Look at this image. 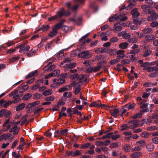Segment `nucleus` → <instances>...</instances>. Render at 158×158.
<instances>
[{"label": "nucleus", "mask_w": 158, "mask_h": 158, "mask_svg": "<svg viewBox=\"0 0 158 158\" xmlns=\"http://www.w3.org/2000/svg\"><path fill=\"white\" fill-rule=\"evenodd\" d=\"M70 12L69 11H65L63 8H61L57 12L56 14L53 16L48 18L49 21H52L54 20L58 21L63 16H68L70 15Z\"/></svg>", "instance_id": "1"}, {"label": "nucleus", "mask_w": 158, "mask_h": 158, "mask_svg": "<svg viewBox=\"0 0 158 158\" xmlns=\"http://www.w3.org/2000/svg\"><path fill=\"white\" fill-rule=\"evenodd\" d=\"M70 60L69 59H65L63 62H61L60 64V67H64L65 70L74 68L76 65V64L75 63L70 64Z\"/></svg>", "instance_id": "2"}, {"label": "nucleus", "mask_w": 158, "mask_h": 158, "mask_svg": "<svg viewBox=\"0 0 158 158\" xmlns=\"http://www.w3.org/2000/svg\"><path fill=\"white\" fill-rule=\"evenodd\" d=\"M61 26V23H57L52 28V30L48 34L49 37H53L56 36L58 33V30H59Z\"/></svg>", "instance_id": "3"}, {"label": "nucleus", "mask_w": 158, "mask_h": 158, "mask_svg": "<svg viewBox=\"0 0 158 158\" xmlns=\"http://www.w3.org/2000/svg\"><path fill=\"white\" fill-rule=\"evenodd\" d=\"M83 81L80 80L77 82H73V85L74 93L75 95L77 94L80 92L81 90V86L82 85Z\"/></svg>", "instance_id": "4"}, {"label": "nucleus", "mask_w": 158, "mask_h": 158, "mask_svg": "<svg viewBox=\"0 0 158 158\" xmlns=\"http://www.w3.org/2000/svg\"><path fill=\"white\" fill-rule=\"evenodd\" d=\"M92 56L89 51H85L81 52L78 55L79 57L82 58L83 59H88Z\"/></svg>", "instance_id": "5"}, {"label": "nucleus", "mask_w": 158, "mask_h": 158, "mask_svg": "<svg viewBox=\"0 0 158 158\" xmlns=\"http://www.w3.org/2000/svg\"><path fill=\"white\" fill-rule=\"evenodd\" d=\"M158 15L155 11L149 9V20H155L157 19Z\"/></svg>", "instance_id": "6"}, {"label": "nucleus", "mask_w": 158, "mask_h": 158, "mask_svg": "<svg viewBox=\"0 0 158 158\" xmlns=\"http://www.w3.org/2000/svg\"><path fill=\"white\" fill-rule=\"evenodd\" d=\"M138 101H141L140 103L142 104V105L140 106V107L142 108H144L147 107L148 106V105L147 103H144L147 101V100L144 99L142 100V98L141 97H138L136 99Z\"/></svg>", "instance_id": "7"}, {"label": "nucleus", "mask_w": 158, "mask_h": 158, "mask_svg": "<svg viewBox=\"0 0 158 158\" xmlns=\"http://www.w3.org/2000/svg\"><path fill=\"white\" fill-rule=\"evenodd\" d=\"M12 103V102L10 101H5L4 100H2L0 101V105L5 108L8 107Z\"/></svg>", "instance_id": "8"}, {"label": "nucleus", "mask_w": 158, "mask_h": 158, "mask_svg": "<svg viewBox=\"0 0 158 158\" xmlns=\"http://www.w3.org/2000/svg\"><path fill=\"white\" fill-rule=\"evenodd\" d=\"M113 31L115 32H118L122 29V25L120 23H116L113 26Z\"/></svg>", "instance_id": "9"}, {"label": "nucleus", "mask_w": 158, "mask_h": 158, "mask_svg": "<svg viewBox=\"0 0 158 158\" xmlns=\"http://www.w3.org/2000/svg\"><path fill=\"white\" fill-rule=\"evenodd\" d=\"M19 94H16L13 97V99L14 100L13 101H12V103L13 102L15 104L19 102V98L22 96L23 93L21 91H19Z\"/></svg>", "instance_id": "10"}, {"label": "nucleus", "mask_w": 158, "mask_h": 158, "mask_svg": "<svg viewBox=\"0 0 158 158\" xmlns=\"http://www.w3.org/2000/svg\"><path fill=\"white\" fill-rule=\"evenodd\" d=\"M124 51L123 50H120L116 52V53L118 55L116 56V58L119 60L124 58L125 55L124 54Z\"/></svg>", "instance_id": "11"}, {"label": "nucleus", "mask_w": 158, "mask_h": 158, "mask_svg": "<svg viewBox=\"0 0 158 158\" xmlns=\"http://www.w3.org/2000/svg\"><path fill=\"white\" fill-rule=\"evenodd\" d=\"M119 110L118 108H115L110 110V113L115 118H117L119 116Z\"/></svg>", "instance_id": "12"}, {"label": "nucleus", "mask_w": 158, "mask_h": 158, "mask_svg": "<svg viewBox=\"0 0 158 158\" xmlns=\"http://www.w3.org/2000/svg\"><path fill=\"white\" fill-rule=\"evenodd\" d=\"M20 48L19 50V52L20 53H25V52L28 51L30 48V46L28 45H26L22 47L21 46V45L19 46Z\"/></svg>", "instance_id": "13"}, {"label": "nucleus", "mask_w": 158, "mask_h": 158, "mask_svg": "<svg viewBox=\"0 0 158 158\" xmlns=\"http://www.w3.org/2000/svg\"><path fill=\"white\" fill-rule=\"evenodd\" d=\"M138 120H134L131 121L129 122V123L131 124L130 126V128L133 129L136 127H138Z\"/></svg>", "instance_id": "14"}, {"label": "nucleus", "mask_w": 158, "mask_h": 158, "mask_svg": "<svg viewBox=\"0 0 158 158\" xmlns=\"http://www.w3.org/2000/svg\"><path fill=\"white\" fill-rule=\"evenodd\" d=\"M65 81V79L64 78L59 77L58 79H54L53 80V82L54 84H60L64 83Z\"/></svg>", "instance_id": "15"}, {"label": "nucleus", "mask_w": 158, "mask_h": 158, "mask_svg": "<svg viewBox=\"0 0 158 158\" xmlns=\"http://www.w3.org/2000/svg\"><path fill=\"white\" fill-rule=\"evenodd\" d=\"M11 135L10 133L3 134L0 136V141L2 140H6L10 138Z\"/></svg>", "instance_id": "16"}, {"label": "nucleus", "mask_w": 158, "mask_h": 158, "mask_svg": "<svg viewBox=\"0 0 158 158\" xmlns=\"http://www.w3.org/2000/svg\"><path fill=\"white\" fill-rule=\"evenodd\" d=\"M37 75L38 71L37 70H35L29 73L26 76L25 78L26 79H28L29 78L35 77Z\"/></svg>", "instance_id": "17"}, {"label": "nucleus", "mask_w": 158, "mask_h": 158, "mask_svg": "<svg viewBox=\"0 0 158 158\" xmlns=\"http://www.w3.org/2000/svg\"><path fill=\"white\" fill-rule=\"evenodd\" d=\"M19 130V128L16 125H14L10 130L9 131L10 132H13L14 135H16L18 133Z\"/></svg>", "instance_id": "18"}, {"label": "nucleus", "mask_w": 158, "mask_h": 158, "mask_svg": "<svg viewBox=\"0 0 158 158\" xmlns=\"http://www.w3.org/2000/svg\"><path fill=\"white\" fill-rule=\"evenodd\" d=\"M147 111V109H143L141 110L139 112L135 114L133 116V118H139L141 117L142 116V114L143 112Z\"/></svg>", "instance_id": "19"}, {"label": "nucleus", "mask_w": 158, "mask_h": 158, "mask_svg": "<svg viewBox=\"0 0 158 158\" xmlns=\"http://www.w3.org/2000/svg\"><path fill=\"white\" fill-rule=\"evenodd\" d=\"M37 50V49L35 50L33 48L27 53L26 55L28 57H31L35 55V53Z\"/></svg>", "instance_id": "20"}, {"label": "nucleus", "mask_w": 158, "mask_h": 158, "mask_svg": "<svg viewBox=\"0 0 158 158\" xmlns=\"http://www.w3.org/2000/svg\"><path fill=\"white\" fill-rule=\"evenodd\" d=\"M55 65H52L51 63H49L47 65L45 66V68H47V69L45 70L47 71H50L55 68Z\"/></svg>", "instance_id": "21"}, {"label": "nucleus", "mask_w": 158, "mask_h": 158, "mask_svg": "<svg viewBox=\"0 0 158 158\" xmlns=\"http://www.w3.org/2000/svg\"><path fill=\"white\" fill-rule=\"evenodd\" d=\"M142 154L140 152H136L132 154L131 155V158H136L142 157Z\"/></svg>", "instance_id": "22"}, {"label": "nucleus", "mask_w": 158, "mask_h": 158, "mask_svg": "<svg viewBox=\"0 0 158 158\" xmlns=\"http://www.w3.org/2000/svg\"><path fill=\"white\" fill-rule=\"evenodd\" d=\"M135 105V103H131L129 105L127 104L124 106V107L127 109V110H129L131 109H133L134 108Z\"/></svg>", "instance_id": "23"}, {"label": "nucleus", "mask_w": 158, "mask_h": 158, "mask_svg": "<svg viewBox=\"0 0 158 158\" xmlns=\"http://www.w3.org/2000/svg\"><path fill=\"white\" fill-rule=\"evenodd\" d=\"M132 15L133 17H137L139 15V13L138 11V9L135 8L131 11Z\"/></svg>", "instance_id": "24"}, {"label": "nucleus", "mask_w": 158, "mask_h": 158, "mask_svg": "<svg viewBox=\"0 0 158 158\" xmlns=\"http://www.w3.org/2000/svg\"><path fill=\"white\" fill-rule=\"evenodd\" d=\"M128 43L127 42H123L120 44L119 45V48L122 49L126 48L128 46Z\"/></svg>", "instance_id": "25"}, {"label": "nucleus", "mask_w": 158, "mask_h": 158, "mask_svg": "<svg viewBox=\"0 0 158 158\" xmlns=\"http://www.w3.org/2000/svg\"><path fill=\"white\" fill-rule=\"evenodd\" d=\"M71 86V85L64 86L61 88L59 89L58 91L59 92H62L68 90H69V88Z\"/></svg>", "instance_id": "26"}, {"label": "nucleus", "mask_w": 158, "mask_h": 158, "mask_svg": "<svg viewBox=\"0 0 158 158\" xmlns=\"http://www.w3.org/2000/svg\"><path fill=\"white\" fill-rule=\"evenodd\" d=\"M52 92V90L51 89H48L42 93V94L44 96H48L51 95Z\"/></svg>", "instance_id": "27"}, {"label": "nucleus", "mask_w": 158, "mask_h": 158, "mask_svg": "<svg viewBox=\"0 0 158 158\" xmlns=\"http://www.w3.org/2000/svg\"><path fill=\"white\" fill-rule=\"evenodd\" d=\"M123 134L125 135V137L127 139H129L132 136L131 131H125L123 133Z\"/></svg>", "instance_id": "28"}, {"label": "nucleus", "mask_w": 158, "mask_h": 158, "mask_svg": "<svg viewBox=\"0 0 158 158\" xmlns=\"http://www.w3.org/2000/svg\"><path fill=\"white\" fill-rule=\"evenodd\" d=\"M141 8L143 10V13L146 14L148 11V5H143L142 6Z\"/></svg>", "instance_id": "29"}, {"label": "nucleus", "mask_w": 158, "mask_h": 158, "mask_svg": "<svg viewBox=\"0 0 158 158\" xmlns=\"http://www.w3.org/2000/svg\"><path fill=\"white\" fill-rule=\"evenodd\" d=\"M64 57V54L63 52V51L61 50L58 53L57 55V57L59 59H62Z\"/></svg>", "instance_id": "30"}, {"label": "nucleus", "mask_w": 158, "mask_h": 158, "mask_svg": "<svg viewBox=\"0 0 158 158\" xmlns=\"http://www.w3.org/2000/svg\"><path fill=\"white\" fill-rule=\"evenodd\" d=\"M25 106V104L24 103H22L18 106L16 107V110L18 111L23 109Z\"/></svg>", "instance_id": "31"}, {"label": "nucleus", "mask_w": 158, "mask_h": 158, "mask_svg": "<svg viewBox=\"0 0 158 158\" xmlns=\"http://www.w3.org/2000/svg\"><path fill=\"white\" fill-rule=\"evenodd\" d=\"M140 50L139 49H133V50H131L129 53H128V54H133V55H132V57H133L135 54L138 53Z\"/></svg>", "instance_id": "32"}, {"label": "nucleus", "mask_w": 158, "mask_h": 158, "mask_svg": "<svg viewBox=\"0 0 158 158\" xmlns=\"http://www.w3.org/2000/svg\"><path fill=\"white\" fill-rule=\"evenodd\" d=\"M118 19L121 21H125L127 20V17L123 15H118Z\"/></svg>", "instance_id": "33"}, {"label": "nucleus", "mask_w": 158, "mask_h": 158, "mask_svg": "<svg viewBox=\"0 0 158 158\" xmlns=\"http://www.w3.org/2000/svg\"><path fill=\"white\" fill-rule=\"evenodd\" d=\"M133 35V36L134 37H136V38H140L143 36H144V35L143 33H139L138 32H135L134 34H132Z\"/></svg>", "instance_id": "34"}, {"label": "nucleus", "mask_w": 158, "mask_h": 158, "mask_svg": "<svg viewBox=\"0 0 158 158\" xmlns=\"http://www.w3.org/2000/svg\"><path fill=\"white\" fill-rule=\"evenodd\" d=\"M101 68V65L98 64L97 66L92 67V70L94 72H95L99 71Z\"/></svg>", "instance_id": "35"}, {"label": "nucleus", "mask_w": 158, "mask_h": 158, "mask_svg": "<svg viewBox=\"0 0 158 158\" xmlns=\"http://www.w3.org/2000/svg\"><path fill=\"white\" fill-rule=\"evenodd\" d=\"M50 28V26L49 25H44L41 27L40 29L43 31H46L48 30Z\"/></svg>", "instance_id": "36"}, {"label": "nucleus", "mask_w": 158, "mask_h": 158, "mask_svg": "<svg viewBox=\"0 0 158 158\" xmlns=\"http://www.w3.org/2000/svg\"><path fill=\"white\" fill-rule=\"evenodd\" d=\"M140 66L143 68V70H146L148 71V62H145L141 64Z\"/></svg>", "instance_id": "37"}, {"label": "nucleus", "mask_w": 158, "mask_h": 158, "mask_svg": "<svg viewBox=\"0 0 158 158\" xmlns=\"http://www.w3.org/2000/svg\"><path fill=\"white\" fill-rule=\"evenodd\" d=\"M118 20V15L117 14H115L109 18V21L110 22H112L114 20Z\"/></svg>", "instance_id": "38"}, {"label": "nucleus", "mask_w": 158, "mask_h": 158, "mask_svg": "<svg viewBox=\"0 0 158 158\" xmlns=\"http://www.w3.org/2000/svg\"><path fill=\"white\" fill-rule=\"evenodd\" d=\"M48 39V38L47 36L43 37L41 39V41L40 43L37 45L38 48L41 47L43 45V43H42V42L44 41L47 40Z\"/></svg>", "instance_id": "39"}, {"label": "nucleus", "mask_w": 158, "mask_h": 158, "mask_svg": "<svg viewBox=\"0 0 158 158\" xmlns=\"http://www.w3.org/2000/svg\"><path fill=\"white\" fill-rule=\"evenodd\" d=\"M90 107H100V105L98 104L96 102H94L92 103L89 105Z\"/></svg>", "instance_id": "40"}, {"label": "nucleus", "mask_w": 158, "mask_h": 158, "mask_svg": "<svg viewBox=\"0 0 158 158\" xmlns=\"http://www.w3.org/2000/svg\"><path fill=\"white\" fill-rule=\"evenodd\" d=\"M63 96L67 98H69L72 96V93L71 92H65L63 94Z\"/></svg>", "instance_id": "41"}, {"label": "nucleus", "mask_w": 158, "mask_h": 158, "mask_svg": "<svg viewBox=\"0 0 158 158\" xmlns=\"http://www.w3.org/2000/svg\"><path fill=\"white\" fill-rule=\"evenodd\" d=\"M31 94H27L23 97V99L24 101L27 100L30 98L31 97Z\"/></svg>", "instance_id": "42"}, {"label": "nucleus", "mask_w": 158, "mask_h": 158, "mask_svg": "<svg viewBox=\"0 0 158 158\" xmlns=\"http://www.w3.org/2000/svg\"><path fill=\"white\" fill-rule=\"evenodd\" d=\"M138 41L136 38H130L128 40V42L130 43H134Z\"/></svg>", "instance_id": "43"}, {"label": "nucleus", "mask_w": 158, "mask_h": 158, "mask_svg": "<svg viewBox=\"0 0 158 158\" xmlns=\"http://www.w3.org/2000/svg\"><path fill=\"white\" fill-rule=\"evenodd\" d=\"M131 37V35L129 33H127L125 31L123 38L125 39H127Z\"/></svg>", "instance_id": "44"}, {"label": "nucleus", "mask_w": 158, "mask_h": 158, "mask_svg": "<svg viewBox=\"0 0 158 158\" xmlns=\"http://www.w3.org/2000/svg\"><path fill=\"white\" fill-rule=\"evenodd\" d=\"M136 144L137 145H139L140 146L142 147H143L145 144V142L143 141L140 140L137 141Z\"/></svg>", "instance_id": "45"}, {"label": "nucleus", "mask_w": 158, "mask_h": 158, "mask_svg": "<svg viewBox=\"0 0 158 158\" xmlns=\"http://www.w3.org/2000/svg\"><path fill=\"white\" fill-rule=\"evenodd\" d=\"M10 127V125H3V128L2 129V130L3 131H6L8 130Z\"/></svg>", "instance_id": "46"}, {"label": "nucleus", "mask_w": 158, "mask_h": 158, "mask_svg": "<svg viewBox=\"0 0 158 158\" xmlns=\"http://www.w3.org/2000/svg\"><path fill=\"white\" fill-rule=\"evenodd\" d=\"M19 47H20L19 46H16L15 47V48L13 49H9L6 52V53L7 54H10L12 53L15 52L16 50V49L19 48Z\"/></svg>", "instance_id": "47"}, {"label": "nucleus", "mask_w": 158, "mask_h": 158, "mask_svg": "<svg viewBox=\"0 0 158 158\" xmlns=\"http://www.w3.org/2000/svg\"><path fill=\"white\" fill-rule=\"evenodd\" d=\"M119 61V60L118 59H115L111 60L110 61V64H113L116 63H118Z\"/></svg>", "instance_id": "48"}, {"label": "nucleus", "mask_w": 158, "mask_h": 158, "mask_svg": "<svg viewBox=\"0 0 158 158\" xmlns=\"http://www.w3.org/2000/svg\"><path fill=\"white\" fill-rule=\"evenodd\" d=\"M81 151L80 150H76L73 152V156L75 157L79 155H81Z\"/></svg>", "instance_id": "49"}, {"label": "nucleus", "mask_w": 158, "mask_h": 158, "mask_svg": "<svg viewBox=\"0 0 158 158\" xmlns=\"http://www.w3.org/2000/svg\"><path fill=\"white\" fill-rule=\"evenodd\" d=\"M68 130L67 129H64L60 131V133L61 135H66L67 134Z\"/></svg>", "instance_id": "50"}, {"label": "nucleus", "mask_w": 158, "mask_h": 158, "mask_svg": "<svg viewBox=\"0 0 158 158\" xmlns=\"http://www.w3.org/2000/svg\"><path fill=\"white\" fill-rule=\"evenodd\" d=\"M90 146V144L89 143H87L84 144L83 145H81V148H82L85 149L88 148Z\"/></svg>", "instance_id": "51"}, {"label": "nucleus", "mask_w": 158, "mask_h": 158, "mask_svg": "<svg viewBox=\"0 0 158 158\" xmlns=\"http://www.w3.org/2000/svg\"><path fill=\"white\" fill-rule=\"evenodd\" d=\"M130 128V126H127L126 124H124L121 126V130H127Z\"/></svg>", "instance_id": "52"}, {"label": "nucleus", "mask_w": 158, "mask_h": 158, "mask_svg": "<svg viewBox=\"0 0 158 158\" xmlns=\"http://www.w3.org/2000/svg\"><path fill=\"white\" fill-rule=\"evenodd\" d=\"M124 150L126 152H128L130 150L131 147L128 144H126L124 145Z\"/></svg>", "instance_id": "53"}, {"label": "nucleus", "mask_w": 158, "mask_h": 158, "mask_svg": "<svg viewBox=\"0 0 158 158\" xmlns=\"http://www.w3.org/2000/svg\"><path fill=\"white\" fill-rule=\"evenodd\" d=\"M54 99H55V98L54 97L50 96V97H49L46 98L45 99V100L46 101H48V102L51 101H51H52L53 100H54Z\"/></svg>", "instance_id": "54"}, {"label": "nucleus", "mask_w": 158, "mask_h": 158, "mask_svg": "<svg viewBox=\"0 0 158 158\" xmlns=\"http://www.w3.org/2000/svg\"><path fill=\"white\" fill-rule=\"evenodd\" d=\"M40 86V85L37 83L35 85H34L32 86L31 87V89L32 90H34L38 88Z\"/></svg>", "instance_id": "55"}, {"label": "nucleus", "mask_w": 158, "mask_h": 158, "mask_svg": "<svg viewBox=\"0 0 158 158\" xmlns=\"http://www.w3.org/2000/svg\"><path fill=\"white\" fill-rule=\"evenodd\" d=\"M61 29L62 30L65 32H67L69 30V27L67 26H62Z\"/></svg>", "instance_id": "56"}, {"label": "nucleus", "mask_w": 158, "mask_h": 158, "mask_svg": "<svg viewBox=\"0 0 158 158\" xmlns=\"http://www.w3.org/2000/svg\"><path fill=\"white\" fill-rule=\"evenodd\" d=\"M118 40V38L117 37H113L110 39V41L111 42H116Z\"/></svg>", "instance_id": "57"}, {"label": "nucleus", "mask_w": 158, "mask_h": 158, "mask_svg": "<svg viewBox=\"0 0 158 158\" xmlns=\"http://www.w3.org/2000/svg\"><path fill=\"white\" fill-rule=\"evenodd\" d=\"M60 73V71L59 70H54L52 73V74L54 77L58 75Z\"/></svg>", "instance_id": "58"}, {"label": "nucleus", "mask_w": 158, "mask_h": 158, "mask_svg": "<svg viewBox=\"0 0 158 158\" xmlns=\"http://www.w3.org/2000/svg\"><path fill=\"white\" fill-rule=\"evenodd\" d=\"M156 72V71H153L152 72L150 73L149 75L150 77H154L157 75Z\"/></svg>", "instance_id": "59"}, {"label": "nucleus", "mask_w": 158, "mask_h": 158, "mask_svg": "<svg viewBox=\"0 0 158 158\" xmlns=\"http://www.w3.org/2000/svg\"><path fill=\"white\" fill-rule=\"evenodd\" d=\"M19 58V57L18 56L13 57L10 60V63L14 62V61L18 60Z\"/></svg>", "instance_id": "60"}, {"label": "nucleus", "mask_w": 158, "mask_h": 158, "mask_svg": "<svg viewBox=\"0 0 158 158\" xmlns=\"http://www.w3.org/2000/svg\"><path fill=\"white\" fill-rule=\"evenodd\" d=\"M53 45V43L52 41H51L50 42L47 44L45 47L46 50H47L49 49L50 47L52 46Z\"/></svg>", "instance_id": "61"}, {"label": "nucleus", "mask_w": 158, "mask_h": 158, "mask_svg": "<svg viewBox=\"0 0 158 158\" xmlns=\"http://www.w3.org/2000/svg\"><path fill=\"white\" fill-rule=\"evenodd\" d=\"M120 137V135H112L111 136V138L113 140H115L116 139H118Z\"/></svg>", "instance_id": "62"}, {"label": "nucleus", "mask_w": 158, "mask_h": 158, "mask_svg": "<svg viewBox=\"0 0 158 158\" xmlns=\"http://www.w3.org/2000/svg\"><path fill=\"white\" fill-rule=\"evenodd\" d=\"M98 42V41L97 40H95L92 41L90 44V47H92L93 46L96 45L97 44Z\"/></svg>", "instance_id": "63"}, {"label": "nucleus", "mask_w": 158, "mask_h": 158, "mask_svg": "<svg viewBox=\"0 0 158 158\" xmlns=\"http://www.w3.org/2000/svg\"><path fill=\"white\" fill-rule=\"evenodd\" d=\"M42 96V95L40 94H36L34 95L35 99H40Z\"/></svg>", "instance_id": "64"}]
</instances>
